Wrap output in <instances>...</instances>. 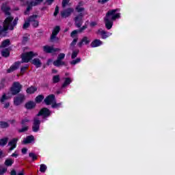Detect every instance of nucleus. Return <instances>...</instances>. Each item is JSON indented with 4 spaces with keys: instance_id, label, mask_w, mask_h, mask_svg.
I'll return each mask as SVG.
<instances>
[{
    "instance_id": "f257e3e1",
    "label": "nucleus",
    "mask_w": 175,
    "mask_h": 175,
    "mask_svg": "<svg viewBox=\"0 0 175 175\" xmlns=\"http://www.w3.org/2000/svg\"><path fill=\"white\" fill-rule=\"evenodd\" d=\"M1 11L5 16H9L5 18L3 23L0 22V36L3 35V36H5V34L8 29H10L11 31L14 29V27L17 25L18 18H15L14 20L13 16H10V7L6 3L2 4Z\"/></svg>"
},
{
    "instance_id": "f03ea898",
    "label": "nucleus",
    "mask_w": 175,
    "mask_h": 175,
    "mask_svg": "<svg viewBox=\"0 0 175 175\" xmlns=\"http://www.w3.org/2000/svg\"><path fill=\"white\" fill-rule=\"evenodd\" d=\"M117 12H118V9L110 10L107 12L104 17V23L107 29H111L113 27V21H115V20L121 17V14L117 13Z\"/></svg>"
},
{
    "instance_id": "7ed1b4c3",
    "label": "nucleus",
    "mask_w": 175,
    "mask_h": 175,
    "mask_svg": "<svg viewBox=\"0 0 175 175\" xmlns=\"http://www.w3.org/2000/svg\"><path fill=\"white\" fill-rule=\"evenodd\" d=\"M33 57H38V53L29 51L22 54V62L28 63Z\"/></svg>"
},
{
    "instance_id": "20e7f679",
    "label": "nucleus",
    "mask_w": 175,
    "mask_h": 175,
    "mask_svg": "<svg viewBox=\"0 0 175 175\" xmlns=\"http://www.w3.org/2000/svg\"><path fill=\"white\" fill-rule=\"evenodd\" d=\"M40 2H43V0H33L31 1H27V7L26 8V10L25 11V16L29 14V12L32 10L33 6H36V5H39Z\"/></svg>"
},
{
    "instance_id": "39448f33",
    "label": "nucleus",
    "mask_w": 175,
    "mask_h": 175,
    "mask_svg": "<svg viewBox=\"0 0 175 175\" xmlns=\"http://www.w3.org/2000/svg\"><path fill=\"white\" fill-rule=\"evenodd\" d=\"M84 14H88V13L84 12V13H80L75 17L74 21H75V25L77 28H80L83 25V17H84Z\"/></svg>"
},
{
    "instance_id": "423d86ee",
    "label": "nucleus",
    "mask_w": 175,
    "mask_h": 175,
    "mask_svg": "<svg viewBox=\"0 0 175 175\" xmlns=\"http://www.w3.org/2000/svg\"><path fill=\"white\" fill-rule=\"evenodd\" d=\"M23 86L18 82H14L13 85L11 88V92L12 95H17L20 91H21Z\"/></svg>"
},
{
    "instance_id": "0eeeda50",
    "label": "nucleus",
    "mask_w": 175,
    "mask_h": 175,
    "mask_svg": "<svg viewBox=\"0 0 175 175\" xmlns=\"http://www.w3.org/2000/svg\"><path fill=\"white\" fill-rule=\"evenodd\" d=\"M24 99H25V96L23 94L18 95L14 99V105L15 106H20L24 102Z\"/></svg>"
},
{
    "instance_id": "6e6552de",
    "label": "nucleus",
    "mask_w": 175,
    "mask_h": 175,
    "mask_svg": "<svg viewBox=\"0 0 175 175\" xmlns=\"http://www.w3.org/2000/svg\"><path fill=\"white\" fill-rule=\"evenodd\" d=\"M44 102L45 105H47L48 106L50 105H53V103H55V96H54V94H51L45 98Z\"/></svg>"
},
{
    "instance_id": "1a4fd4ad",
    "label": "nucleus",
    "mask_w": 175,
    "mask_h": 175,
    "mask_svg": "<svg viewBox=\"0 0 175 175\" xmlns=\"http://www.w3.org/2000/svg\"><path fill=\"white\" fill-rule=\"evenodd\" d=\"M75 12V9L72 8H67L61 12L62 17L66 18V17H69L72 13Z\"/></svg>"
},
{
    "instance_id": "9d476101",
    "label": "nucleus",
    "mask_w": 175,
    "mask_h": 175,
    "mask_svg": "<svg viewBox=\"0 0 175 175\" xmlns=\"http://www.w3.org/2000/svg\"><path fill=\"white\" fill-rule=\"evenodd\" d=\"M17 142H18V138H14L8 143V146H10L9 151H13L16 148Z\"/></svg>"
},
{
    "instance_id": "9b49d317",
    "label": "nucleus",
    "mask_w": 175,
    "mask_h": 175,
    "mask_svg": "<svg viewBox=\"0 0 175 175\" xmlns=\"http://www.w3.org/2000/svg\"><path fill=\"white\" fill-rule=\"evenodd\" d=\"M60 30H61V29L59 28V26H56L53 29V30L52 31V34L51 36V40L52 42H54V40H55V38H57V35H58Z\"/></svg>"
},
{
    "instance_id": "f8f14e48",
    "label": "nucleus",
    "mask_w": 175,
    "mask_h": 175,
    "mask_svg": "<svg viewBox=\"0 0 175 175\" xmlns=\"http://www.w3.org/2000/svg\"><path fill=\"white\" fill-rule=\"evenodd\" d=\"M40 126V120L38 118H36L34 119V122L32 126L33 131L38 132V131H39Z\"/></svg>"
},
{
    "instance_id": "ddd939ff",
    "label": "nucleus",
    "mask_w": 175,
    "mask_h": 175,
    "mask_svg": "<svg viewBox=\"0 0 175 175\" xmlns=\"http://www.w3.org/2000/svg\"><path fill=\"white\" fill-rule=\"evenodd\" d=\"M90 43H91V39L87 36H84L78 43V46L79 47H83V44H90Z\"/></svg>"
},
{
    "instance_id": "4468645a",
    "label": "nucleus",
    "mask_w": 175,
    "mask_h": 175,
    "mask_svg": "<svg viewBox=\"0 0 175 175\" xmlns=\"http://www.w3.org/2000/svg\"><path fill=\"white\" fill-rule=\"evenodd\" d=\"M21 62H15L14 64H12L8 70H7L8 73H12V72H14V70H17L18 68H20V64Z\"/></svg>"
},
{
    "instance_id": "2eb2a0df",
    "label": "nucleus",
    "mask_w": 175,
    "mask_h": 175,
    "mask_svg": "<svg viewBox=\"0 0 175 175\" xmlns=\"http://www.w3.org/2000/svg\"><path fill=\"white\" fill-rule=\"evenodd\" d=\"M43 49L45 53H55V51H61V49L58 48L55 49L54 47L50 46H44Z\"/></svg>"
},
{
    "instance_id": "dca6fc26",
    "label": "nucleus",
    "mask_w": 175,
    "mask_h": 175,
    "mask_svg": "<svg viewBox=\"0 0 175 175\" xmlns=\"http://www.w3.org/2000/svg\"><path fill=\"white\" fill-rule=\"evenodd\" d=\"M50 114H51V112H50V110H49V109L43 108L40 111L38 116H42L43 117H49Z\"/></svg>"
},
{
    "instance_id": "f3484780",
    "label": "nucleus",
    "mask_w": 175,
    "mask_h": 175,
    "mask_svg": "<svg viewBox=\"0 0 175 175\" xmlns=\"http://www.w3.org/2000/svg\"><path fill=\"white\" fill-rule=\"evenodd\" d=\"M98 35H100L103 39H106L109 36H111V33H107L105 30L99 29L97 32Z\"/></svg>"
},
{
    "instance_id": "a211bd4d",
    "label": "nucleus",
    "mask_w": 175,
    "mask_h": 175,
    "mask_svg": "<svg viewBox=\"0 0 175 175\" xmlns=\"http://www.w3.org/2000/svg\"><path fill=\"white\" fill-rule=\"evenodd\" d=\"M31 64L36 66V68H40L42 66V61L39 58H35L31 61Z\"/></svg>"
},
{
    "instance_id": "6ab92c4d",
    "label": "nucleus",
    "mask_w": 175,
    "mask_h": 175,
    "mask_svg": "<svg viewBox=\"0 0 175 175\" xmlns=\"http://www.w3.org/2000/svg\"><path fill=\"white\" fill-rule=\"evenodd\" d=\"M100 45H102V41L98 39L93 40L90 44L91 47H99Z\"/></svg>"
},
{
    "instance_id": "aec40b11",
    "label": "nucleus",
    "mask_w": 175,
    "mask_h": 175,
    "mask_svg": "<svg viewBox=\"0 0 175 175\" xmlns=\"http://www.w3.org/2000/svg\"><path fill=\"white\" fill-rule=\"evenodd\" d=\"M33 140H34L33 136L32 135L28 136L23 139V144H29V143H32Z\"/></svg>"
},
{
    "instance_id": "412c9836",
    "label": "nucleus",
    "mask_w": 175,
    "mask_h": 175,
    "mask_svg": "<svg viewBox=\"0 0 175 175\" xmlns=\"http://www.w3.org/2000/svg\"><path fill=\"white\" fill-rule=\"evenodd\" d=\"M38 91V88L35 86H31L29 88H28L26 90V92L27 94H35V92H36Z\"/></svg>"
},
{
    "instance_id": "4be33fe9",
    "label": "nucleus",
    "mask_w": 175,
    "mask_h": 175,
    "mask_svg": "<svg viewBox=\"0 0 175 175\" xmlns=\"http://www.w3.org/2000/svg\"><path fill=\"white\" fill-rule=\"evenodd\" d=\"M53 65L55 66H63L64 65H65V62L57 58V60L53 62Z\"/></svg>"
},
{
    "instance_id": "5701e85b",
    "label": "nucleus",
    "mask_w": 175,
    "mask_h": 175,
    "mask_svg": "<svg viewBox=\"0 0 175 175\" xmlns=\"http://www.w3.org/2000/svg\"><path fill=\"white\" fill-rule=\"evenodd\" d=\"M36 106V104L33 101H29L25 104V107L27 109H33Z\"/></svg>"
},
{
    "instance_id": "b1692460",
    "label": "nucleus",
    "mask_w": 175,
    "mask_h": 175,
    "mask_svg": "<svg viewBox=\"0 0 175 175\" xmlns=\"http://www.w3.org/2000/svg\"><path fill=\"white\" fill-rule=\"evenodd\" d=\"M8 142H9L8 137H4L0 139V146L5 147L8 144Z\"/></svg>"
},
{
    "instance_id": "393cba45",
    "label": "nucleus",
    "mask_w": 175,
    "mask_h": 175,
    "mask_svg": "<svg viewBox=\"0 0 175 175\" xmlns=\"http://www.w3.org/2000/svg\"><path fill=\"white\" fill-rule=\"evenodd\" d=\"M10 40H9V39H7L2 42L1 46H0V49H2L3 47H8V46H10Z\"/></svg>"
},
{
    "instance_id": "a878e982",
    "label": "nucleus",
    "mask_w": 175,
    "mask_h": 175,
    "mask_svg": "<svg viewBox=\"0 0 175 175\" xmlns=\"http://www.w3.org/2000/svg\"><path fill=\"white\" fill-rule=\"evenodd\" d=\"M37 18H38V15H32V16H30L27 18V20H28L29 23H32L35 22V21H37V20H36Z\"/></svg>"
},
{
    "instance_id": "bb28decb",
    "label": "nucleus",
    "mask_w": 175,
    "mask_h": 175,
    "mask_svg": "<svg viewBox=\"0 0 175 175\" xmlns=\"http://www.w3.org/2000/svg\"><path fill=\"white\" fill-rule=\"evenodd\" d=\"M4 163L5 166H12V165L14 163V160L12 159H7Z\"/></svg>"
},
{
    "instance_id": "cd10ccee",
    "label": "nucleus",
    "mask_w": 175,
    "mask_h": 175,
    "mask_svg": "<svg viewBox=\"0 0 175 175\" xmlns=\"http://www.w3.org/2000/svg\"><path fill=\"white\" fill-rule=\"evenodd\" d=\"M72 83V79L70 78H66L65 81L62 85V87L65 88V87H67V85H69Z\"/></svg>"
},
{
    "instance_id": "c85d7f7f",
    "label": "nucleus",
    "mask_w": 175,
    "mask_h": 175,
    "mask_svg": "<svg viewBox=\"0 0 175 175\" xmlns=\"http://www.w3.org/2000/svg\"><path fill=\"white\" fill-rule=\"evenodd\" d=\"M1 55L3 57H9V55H10V52L9 51V49H5L1 51Z\"/></svg>"
},
{
    "instance_id": "c756f323",
    "label": "nucleus",
    "mask_w": 175,
    "mask_h": 175,
    "mask_svg": "<svg viewBox=\"0 0 175 175\" xmlns=\"http://www.w3.org/2000/svg\"><path fill=\"white\" fill-rule=\"evenodd\" d=\"M9 126H10V124L8 122H0V128L3 129L5 128H9Z\"/></svg>"
},
{
    "instance_id": "7c9ffc66",
    "label": "nucleus",
    "mask_w": 175,
    "mask_h": 175,
    "mask_svg": "<svg viewBox=\"0 0 175 175\" xmlns=\"http://www.w3.org/2000/svg\"><path fill=\"white\" fill-rule=\"evenodd\" d=\"M43 99H44V96H43L42 95H39L36 98L35 100L36 103H40V102H42Z\"/></svg>"
},
{
    "instance_id": "2f4dec72",
    "label": "nucleus",
    "mask_w": 175,
    "mask_h": 175,
    "mask_svg": "<svg viewBox=\"0 0 175 175\" xmlns=\"http://www.w3.org/2000/svg\"><path fill=\"white\" fill-rule=\"evenodd\" d=\"M47 170V166L44 164H41L40 167V172L41 173H44Z\"/></svg>"
},
{
    "instance_id": "473e14b6",
    "label": "nucleus",
    "mask_w": 175,
    "mask_h": 175,
    "mask_svg": "<svg viewBox=\"0 0 175 175\" xmlns=\"http://www.w3.org/2000/svg\"><path fill=\"white\" fill-rule=\"evenodd\" d=\"M78 32H79V30L72 31L70 33L71 38H72L73 39H76V38H77V33Z\"/></svg>"
},
{
    "instance_id": "72a5a7b5",
    "label": "nucleus",
    "mask_w": 175,
    "mask_h": 175,
    "mask_svg": "<svg viewBox=\"0 0 175 175\" xmlns=\"http://www.w3.org/2000/svg\"><path fill=\"white\" fill-rule=\"evenodd\" d=\"M30 23H31L27 19V20L25 21V23L23 24V29H27V28H29V25H31Z\"/></svg>"
},
{
    "instance_id": "f704fd0d",
    "label": "nucleus",
    "mask_w": 175,
    "mask_h": 175,
    "mask_svg": "<svg viewBox=\"0 0 175 175\" xmlns=\"http://www.w3.org/2000/svg\"><path fill=\"white\" fill-rule=\"evenodd\" d=\"M61 106H62V103H55H55H53L52 105L53 109H59V107H61Z\"/></svg>"
},
{
    "instance_id": "c9c22d12",
    "label": "nucleus",
    "mask_w": 175,
    "mask_h": 175,
    "mask_svg": "<svg viewBox=\"0 0 175 175\" xmlns=\"http://www.w3.org/2000/svg\"><path fill=\"white\" fill-rule=\"evenodd\" d=\"M8 99H9V97L7 96L6 94H3V96L0 98V102H1V103H3V102H5V100H8Z\"/></svg>"
},
{
    "instance_id": "e433bc0d",
    "label": "nucleus",
    "mask_w": 175,
    "mask_h": 175,
    "mask_svg": "<svg viewBox=\"0 0 175 175\" xmlns=\"http://www.w3.org/2000/svg\"><path fill=\"white\" fill-rule=\"evenodd\" d=\"M75 10H77V12L78 13H81V12H84V10H85L84 8L81 7L80 5H77V6L75 8Z\"/></svg>"
},
{
    "instance_id": "4c0bfd02",
    "label": "nucleus",
    "mask_w": 175,
    "mask_h": 175,
    "mask_svg": "<svg viewBox=\"0 0 175 175\" xmlns=\"http://www.w3.org/2000/svg\"><path fill=\"white\" fill-rule=\"evenodd\" d=\"M29 118H25L24 119L22 120L21 121V124L22 125H27V124H28V122H29Z\"/></svg>"
},
{
    "instance_id": "58836bf2",
    "label": "nucleus",
    "mask_w": 175,
    "mask_h": 175,
    "mask_svg": "<svg viewBox=\"0 0 175 175\" xmlns=\"http://www.w3.org/2000/svg\"><path fill=\"white\" fill-rule=\"evenodd\" d=\"M29 157H30V158H32L33 161H36L38 159V156H36V154H35V153L33 152L29 153Z\"/></svg>"
},
{
    "instance_id": "ea45409f",
    "label": "nucleus",
    "mask_w": 175,
    "mask_h": 175,
    "mask_svg": "<svg viewBox=\"0 0 175 175\" xmlns=\"http://www.w3.org/2000/svg\"><path fill=\"white\" fill-rule=\"evenodd\" d=\"M77 54H79V50L73 51L72 55H71L72 59H75V58H76V57H77Z\"/></svg>"
},
{
    "instance_id": "a19ab883",
    "label": "nucleus",
    "mask_w": 175,
    "mask_h": 175,
    "mask_svg": "<svg viewBox=\"0 0 175 175\" xmlns=\"http://www.w3.org/2000/svg\"><path fill=\"white\" fill-rule=\"evenodd\" d=\"M31 25L33 27V28H38L39 27V21H36L34 22H31Z\"/></svg>"
},
{
    "instance_id": "79ce46f5",
    "label": "nucleus",
    "mask_w": 175,
    "mask_h": 175,
    "mask_svg": "<svg viewBox=\"0 0 175 175\" xmlns=\"http://www.w3.org/2000/svg\"><path fill=\"white\" fill-rule=\"evenodd\" d=\"M81 61V59L80 58H77L75 60H72L70 64L71 65H76V64H79Z\"/></svg>"
},
{
    "instance_id": "37998d69",
    "label": "nucleus",
    "mask_w": 175,
    "mask_h": 175,
    "mask_svg": "<svg viewBox=\"0 0 175 175\" xmlns=\"http://www.w3.org/2000/svg\"><path fill=\"white\" fill-rule=\"evenodd\" d=\"M27 131H28V126H25L22 129H19L18 132L21 133L23 132H27Z\"/></svg>"
},
{
    "instance_id": "c03bdc74",
    "label": "nucleus",
    "mask_w": 175,
    "mask_h": 175,
    "mask_svg": "<svg viewBox=\"0 0 175 175\" xmlns=\"http://www.w3.org/2000/svg\"><path fill=\"white\" fill-rule=\"evenodd\" d=\"M53 83H58L59 81V75H55L53 78Z\"/></svg>"
},
{
    "instance_id": "a18cd8bd",
    "label": "nucleus",
    "mask_w": 175,
    "mask_h": 175,
    "mask_svg": "<svg viewBox=\"0 0 175 175\" xmlns=\"http://www.w3.org/2000/svg\"><path fill=\"white\" fill-rule=\"evenodd\" d=\"M77 40H79L78 38H74V40H72V42L70 44L71 47L74 46H76V44L77 43Z\"/></svg>"
},
{
    "instance_id": "49530a36",
    "label": "nucleus",
    "mask_w": 175,
    "mask_h": 175,
    "mask_svg": "<svg viewBox=\"0 0 175 175\" xmlns=\"http://www.w3.org/2000/svg\"><path fill=\"white\" fill-rule=\"evenodd\" d=\"M27 69H28V65H26L25 66L22 67L21 68V75H24V72H25V70H27Z\"/></svg>"
},
{
    "instance_id": "de8ad7c7",
    "label": "nucleus",
    "mask_w": 175,
    "mask_h": 175,
    "mask_svg": "<svg viewBox=\"0 0 175 175\" xmlns=\"http://www.w3.org/2000/svg\"><path fill=\"white\" fill-rule=\"evenodd\" d=\"M8 169L3 167H0V174H4V173H6V171Z\"/></svg>"
},
{
    "instance_id": "09e8293b",
    "label": "nucleus",
    "mask_w": 175,
    "mask_h": 175,
    "mask_svg": "<svg viewBox=\"0 0 175 175\" xmlns=\"http://www.w3.org/2000/svg\"><path fill=\"white\" fill-rule=\"evenodd\" d=\"M65 58V53H60L57 56V59L62 61Z\"/></svg>"
},
{
    "instance_id": "8fccbe9b",
    "label": "nucleus",
    "mask_w": 175,
    "mask_h": 175,
    "mask_svg": "<svg viewBox=\"0 0 175 175\" xmlns=\"http://www.w3.org/2000/svg\"><path fill=\"white\" fill-rule=\"evenodd\" d=\"M70 1V0H63V1H62V7L63 8H66V5H68V3H69Z\"/></svg>"
},
{
    "instance_id": "3c124183",
    "label": "nucleus",
    "mask_w": 175,
    "mask_h": 175,
    "mask_svg": "<svg viewBox=\"0 0 175 175\" xmlns=\"http://www.w3.org/2000/svg\"><path fill=\"white\" fill-rule=\"evenodd\" d=\"M85 29H87V24H85L80 30H78L79 32H83Z\"/></svg>"
},
{
    "instance_id": "603ef678",
    "label": "nucleus",
    "mask_w": 175,
    "mask_h": 175,
    "mask_svg": "<svg viewBox=\"0 0 175 175\" xmlns=\"http://www.w3.org/2000/svg\"><path fill=\"white\" fill-rule=\"evenodd\" d=\"M59 12V8H58V6H56V8H55V12H54V16H57V14H58Z\"/></svg>"
},
{
    "instance_id": "864d4df0",
    "label": "nucleus",
    "mask_w": 175,
    "mask_h": 175,
    "mask_svg": "<svg viewBox=\"0 0 175 175\" xmlns=\"http://www.w3.org/2000/svg\"><path fill=\"white\" fill-rule=\"evenodd\" d=\"M98 25V22L96 21H93L90 23V27H96Z\"/></svg>"
},
{
    "instance_id": "5fc2aeb1",
    "label": "nucleus",
    "mask_w": 175,
    "mask_h": 175,
    "mask_svg": "<svg viewBox=\"0 0 175 175\" xmlns=\"http://www.w3.org/2000/svg\"><path fill=\"white\" fill-rule=\"evenodd\" d=\"M11 157H13L14 158H17V157H18V152L15 151L14 153H12Z\"/></svg>"
},
{
    "instance_id": "6e6d98bb",
    "label": "nucleus",
    "mask_w": 175,
    "mask_h": 175,
    "mask_svg": "<svg viewBox=\"0 0 175 175\" xmlns=\"http://www.w3.org/2000/svg\"><path fill=\"white\" fill-rule=\"evenodd\" d=\"M5 157H6L5 153H3V151L1 150L0 151V159H2V158H5Z\"/></svg>"
},
{
    "instance_id": "4d7b16f0",
    "label": "nucleus",
    "mask_w": 175,
    "mask_h": 175,
    "mask_svg": "<svg viewBox=\"0 0 175 175\" xmlns=\"http://www.w3.org/2000/svg\"><path fill=\"white\" fill-rule=\"evenodd\" d=\"M27 151H28V149H27V148H23L22 149V153H23V154H27Z\"/></svg>"
},
{
    "instance_id": "13d9d810",
    "label": "nucleus",
    "mask_w": 175,
    "mask_h": 175,
    "mask_svg": "<svg viewBox=\"0 0 175 175\" xmlns=\"http://www.w3.org/2000/svg\"><path fill=\"white\" fill-rule=\"evenodd\" d=\"M10 106V103H6L4 105V109H8Z\"/></svg>"
},
{
    "instance_id": "bf43d9fd",
    "label": "nucleus",
    "mask_w": 175,
    "mask_h": 175,
    "mask_svg": "<svg viewBox=\"0 0 175 175\" xmlns=\"http://www.w3.org/2000/svg\"><path fill=\"white\" fill-rule=\"evenodd\" d=\"M10 175H17V173L16 172V170H12L11 171Z\"/></svg>"
},
{
    "instance_id": "052dcab7",
    "label": "nucleus",
    "mask_w": 175,
    "mask_h": 175,
    "mask_svg": "<svg viewBox=\"0 0 175 175\" xmlns=\"http://www.w3.org/2000/svg\"><path fill=\"white\" fill-rule=\"evenodd\" d=\"M53 2H54V0H46V3H48V5H51Z\"/></svg>"
},
{
    "instance_id": "680f3d73",
    "label": "nucleus",
    "mask_w": 175,
    "mask_h": 175,
    "mask_svg": "<svg viewBox=\"0 0 175 175\" xmlns=\"http://www.w3.org/2000/svg\"><path fill=\"white\" fill-rule=\"evenodd\" d=\"M5 79H3V80L1 81V83H0V85H1V87H3V85H5Z\"/></svg>"
},
{
    "instance_id": "e2e57ef3",
    "label": "nucleus",
    "mask_w": 175,
    "mask_h": 175,
    "mask_svg": "<svg viewBox=\"0 0 175 175\" xmlns=\"http://www.w3.org/2000/svg\"><path fill=\"white\" fill-rule=\"evenodd\" d=\"M24 170L21 171L20 172L18 173V175H24Z\"/></svg>"
},
{
    "instance_id": "0e129e2a",
    "label": "nucleus",
    "mask_w": 175,
    "mask_h": 175,
    "mask_svg": "<svg viewBox=\"0 0 175 175\" xmlns=\"http://www.w3.org/2000/svg\"><path fill=\"white\" fill-rule=\"evenodd\" d=\"M51 62H53V60H51V59L48 60V65H50V64H51Z\"/></svg>"
},
{
    "instance_id": "69168bd1",
    "label": "nucleus",
    "mask_w": 175,
    "mask_h": 175,
    "mask_svg": "<svg viewBox=\"0 0 175 175\" xmlns=\"http://www.w3.org/2000/svg\"><path fill=\"white\" fill-rule=\"evenodd\" d=\"M16 122V120H12L10 121V123L11 124H14Z\"/></svg>"
},
{
    "instance_id": "338daca9",
    "label": "nucleus",
    "mask_w": 175,
    "mask_h": 175,
    "mask_svg": "<svg viewBox=\"0 0 175 175\" xmlns=\"http://www.w3.org/2000/svg\"><path fill=\"white\" fill-rule=\"evenodd\" d=\"M107 1H109V0H102V3H106V2H107Z\"/></svg>"
},
{
    "instance_id": "774afa93",
    "label": "nucleus",
    "mask_w": 175,
    "mask_h": 175,
    "mask_svg": "<svg viewBox=\"0 0 175 175\" xmlns=\"http://www.w3.org/2000/svg\"><path fill=\"white\" fill-rule=\"evenodd\" d=\"M79 6H80V5H83V1H80V2L79 3Z\"/></svg>"
}]
</instances>
